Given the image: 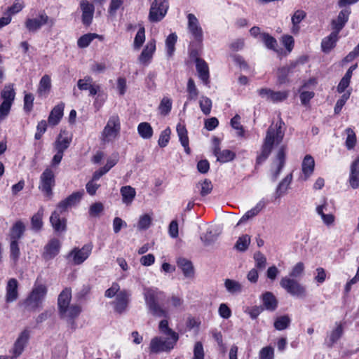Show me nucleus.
I'll return each mask as SVG.
<instances>
[{"label":"nucleus","instance_id":"f257e3e1","mask_svg":"<svg viewBox=\"0 0 359 359\" xmlns=\"http://www.w3.org/2000/svg\"><path fill=\"white\" fill-rule=\"evenodd\" d=\"M284 125V122L280 119L269 127L262 146L261 152L256 159L257 164H262L264 162L271 153L273 147L282 142L285 135V130L283 129Z\"/></svg>","mask_w":359,"mask_h":359},{"label":"nucleus","instance_id":"f03ea898","mask_svg":"<svg viewBox=\"0 0 359 359\" xmlns=\"http://www.w3.org/2000/svg\"><path fill=\"white\" fill-rule=\"evenodd\" d=\"M143 296L145 306L149 313L158 318H168V309L160 304V301L165 297L164 292L154 287H144Z\"/></svg>","mask_w":359,"mask_h":359},{"label":"nucleus","instance_id":"7ed1b4c3","mask_svg":"<svg viewBox=\"0 0 359 359\" xmlns=\"http://www.w3.org/2000/svg\"><path fill=\"white\" fill-rule=\"evenodd\" d=\"M179 338L156 336L151 339L149 344V351L151 353H169L176 346Z\"/></svg>","mask_w":359,"mask_h":359},{"label":"nucleus","instance_id":"20e7f679","mask_svg":"<svg viewBox=\"0 0 359 359\" xmlns=\"http://www.w3.org/2000/svg\"><path fill=\"white\" fill-rule=\"evenodd\" d=\"M120 130L121 123L118 116H111L101 133V140L103 142H113L118 136Z\"/></svg>","mask_w":359,"mask_h":359},{"label":"nucleus","instance_id":"39448f33","mask_svg":"<svg viewBox=\"0 0 359 359\" xmlns=\"http://www.w3.org/2000/svg\"><path fill=\"white\" fill-rule=\"evenodd\" d=\"M280 285L292 297L297 298H304L306 297V289L305 286L302 285L294 278L284 276L280 279Z\"/></svg>","mask_w":359,"mask_h":359},{"label":"nucleus","instance_id":"423d86ee","mask_svg":"<svg viewBox=\"0 0 359 359\" xmlns=\"http://www.w3.org/2000/svg\"><path fill=\"white\" fill-rule=\"evenodd\" d=\"M54 24L55 20L49 18L45 11H40L36 17L29 18L25 22V27L29 32H36L46 25L53 27Z\"/></svg>","mask_w":359,"mask_h":359},{"label":"nucleus","instance_id":"0eeeda50","mask_svg":"<svg viewBox=\"0 0 359 359\" xmlns=\"http://www.w3.org/2000/svg\"><path fill=\"white\" fill-rule=\"evenodd\" d=\"M47 293L46 287L42 284H35L31 293L25 300V304L31 309L39 307Z\"/></svg>","mask_w":359,"mask_h":359},{"label":"nucleus","instance_id":"6e6552de","mask_svg":"<svg viewBox=\"0 0 359 359\" xmlns=\"http://www.w3.org/2000/svg\"><path fill=\"white\" fill-rule=\"evenodd\" d=\"M55 184V179L53 171L50 168H46L40 176L39 185V190L45 196L50 198L53 196V188Z\"/></svg>","mask_w":359,"mask_h":359},{"label":"nucleus","instance_id":"1a4fd4ad","mask_svg":"<svg viewBox=\"0 0 359 359\" xmlns=\"http://www.w3.org/2000/svg\"><path fill=\"white\" fill-rule=\"evenodd\" d=\"M93 245L88 243L81 248H74L67 255V259L74 265H79L84 262L90 255Z\"/></svg>","mask_w":359,"mask_h":359},{"label":"nucleus","instance_id":"9d476101","mask_svg":"<svg viewBox=\"0 0 359 359\" xmlns=\"http://www.w3.org/2000/svg\"><path fill=\"white\" fill-rule=\"evenodd\" d=\"M168 7L166 0H154L149 10V21L152 22L161 21L165 16Z\"/></svg>","mask_w":359,"mask_h":359},{"label":"nucleus","instance_id":"9b49d317","mask_svg":"<svg viewBox=\"0 0 359 359\" xmlns=\"http://www.w3.org/2000/svg\"><path fill=\"white\" fill-rule=\"evenodd\" d=\"M188 25L187 29L191 34L193 41L198 45H200L203 39V32L199 24L198 20L192 13L187 15Z\"/></svg>","mask_w":359,"mask_h":359},{"label":"nucleus","instance_id":"f8f14e48","mask_svg":"<svg viewBox=\"0 0 359 359\" xmlns=\"http://www.w3.org/2000/svg\"><path fill=\"white\" fill-rule=\"evenodd\" d=\"M81 312V307L78 304H72L59 311L60 318L65 320L71 325L72 329L75 330L76 324L74 319L76 318Z\"/></svg>","mask_w":359,"mask_h":359},{"label":"nucleus","instance_id":"ddd939ff","mask_svg":"<svg viewBox=\"0 0 359 359\" xmlns=\"http://www.w3.org/2000/svg\"><path fill=\"white\" fill-rule=\"evenodd\" d=\"M285 149L286 147L284 145H282L279 148L276 154V158L272 164L271 178L273 182L278 179L280 173L284 168L285 161Z\"/></svg>","mask_w":359,"mask_h":359},{"label":"nucleus","instance_id":"4468645a","mask_svg":"<svg viewBox=\"0 0 359 359\" xmlns=\"http://www.w3.org/2000/svg\"><path fill=\"white\" fill-rule=\"evenodd\" d=\"M341 8V10L339 13L337 18L332 20L331 22L332 29L338 33L344 28L351 13V9L349 6H345Z\"/></svg>","mask_w":359,"mask_h":359},{"label":"nucleus","instance_id":"2eb2a0df","mask_svg":"<svg viewBox=\"0 0 359 359\" xmlns=\"http://www.w3.org/2000/svg\"><path fill=\"white\" fill-rule=\"evenodd\" d=\"M77 87L81 90H88L90 96H95L100 90V86L93 83L90 76H86L77 81Z\"/></svg>","mask_w":359,"mask_h":359},{"label":"nucleus","instance_id":"dca6fc26","mask_svg":"<svg viewBox=\"0 0 359 359\" xmlns=\"http://www.w3.org/2000/svg\"><path fill=\"white\" fill-rule=\"evenodd\" d=\"M29 338V332L27 330H23L15 341L12 349L13 358H17L24 351Z\"/></svg>","mask_w":359,"mask_h":359},{"label":"nucleus","instance_id":"f3484780","mask_svg":"<svg viewBox=\"0 0 359 359\" xmlns=\"http://www.w3.org/2000/svg\"><path fill=\"white\" fill-rule=\"evenodd\" d=\"M155 51L156 40L151 39L147 42V45L140 55L138 57L139 62L144 65H148L151 62Z\"/></svg>","mask_w":359,"mask_h":359},{"label":"nucleus","instance_id":"a211bd4d","mask_svg":"<svg viewBox=\"0 0 359 359\" xmlns=\"http://www.w3.org/2000/svg\"><path fill=\"white\" fill-rule=\"evenodd\" d=\"M130 294L126 290H122L118 292L116 295L115 301L114 302L116 312L122 313L126 311L130 301Z\"/></svg>","mask_w":359,"mask_h":359},{"label":"nucleus","instance_id":"6ab92c4d","mask_svg":"<svg viewBox=\"0 0 359 359\" xmlns=\"http://www.w3.org/2000/svg\"><path fill=\"white\" fill-rule=\"evenodd\" d=\"M61 243L57 238L51 239L44 247L43 257L50 260L57 256L60 250Z\"/></svg>","mask_w":359,"mask_h":359},{"label":"nucleus","instance_id":"aec40b11","mask_svg":"<svg viewBox=\"0 0 359 359\" xmlns=\"http://www.w3.org/2000/svg\"><path fill=\"white\" fill-rule=\"evenodd\" d=\"M80 8L82 12V22L85 25L91 24L95 7L93 4L89 3L87 0H81L80 1Z\"/></svg>","mask_w":359,"mask_h":359},{"label":"nucleus","instance_id":"412c9836","mask_svg":"<svg viewBox=\"0 0 359 359\" xmlns=\"http://www.w3.org/2000/svg\"><path fill=\"white\" fill-rule=\"evenodd\" d=\"M18 298V282L15 278H10L6 287L5 300L7 303L15 302Z\"/></svg>","mask_w":359,"mask_h":359},{"label":"nucleus","instance_id":"4be33fe9","mask_svg":"<svg viewBox=\"0 0 359 359\" xmlns=\"http://www.w3.org/2000/svg\"><path fill=\"white\" fill-rule=\"evenodd\" d=\"M72 137L66 131H61L53 144L54 150L64 153L69 147Z\"/></svg>","mask_w":359,"mask_h":359},{"label":"nucleus","instance_id":"5701e85b","mask_svg":"<svg viewBox=\"0 0 359 359\" xmlns=\"http://www.w3.org/2000/svg\"><path fill=\"white\" fill-rule=\"evenodd\" d=\"M195 63L199 79L204 85L208 86L210 83V74L207 62L201 58H196Z\"/></svg>","mask_w":359,"mask_h":359},{"label":"nucleus","instance_id":"b1692460","mask_svg":"<svg viewBox=\"0 0 359 359\" xmlns=\"http://www.w3.org/2000/svg\"><path fill=\"white\" fill-rule=\"evenodd\" d=\"M315 167V161L312 156L308 154L304 158L302 163V175L301 178L306 181L313 174Z\"/></svg>","mask_w":359,"mask_h":359},{"label":"nucleus","instance_id":"393cba45","mask_svg":"<svg viewBox=\"0 0 359 359\" xmlns=\"http://www.w3.org/2000/svg\"><path fill=\"white\" fill-rule=\"evenodd\" d=\"M348 183L354 189L359 188V156L350 165Z\"/></svg>","mask_w":359,"mask_h":359},{"label":"nucleus","instance_id":"a878e982","mask_svg":"<svg viewBox=\"0 0 359 359\" xmlns=\"http://www.w3.org/2000/svg\"><path fill=\"white\" fill-rule=\"evenodd\" d=\"M292 182V173L287 174L278 184L275 190V198H280L287 194Z\"/></svg>","mask_w":359,"mask_h":359},{"label":"nucleus","instance_id":"bb28decb","mask_svg":"<svg viewBox=\"0 0 359 359\" xmlns=\"http://www.w3.org/2000/svg\"><path fill=\"white\" fill-rule=\"evenodd\" d=\"M267 205V201L262 198L261 199L255 207L247 211L237 223V226L247 222L248 219L257 215Z\"/></svg>","mask_w":359,"mask_h":359},{"label":"nucleus","instance_id":"cd10ccee","mask_svg":"<svg viewBox=\"0 0 359 359\" xmlns=\"http://www.w3.org/2000/svg\"><path fill=\"white\" fill-rule=\"evenodd\" d=\"M213 154L216 156L217 161L222 163L230 162L236 157L235 152L229 149L221 150L219 145L215 146Z\"/></svg>","mask_w":359,"mask_h":359},{"label":"nucleus","instance_id":"c85d7f7f","mask_svg":"<svg viewBox=\"0 0 359 359\" xmlns=\"http://www.w3.org/2000/svg\"><path fill=\"white\" fill-rule=\"evenodd\" d=\"M64 108L65 104L63 102H60L53 107L48 118L50 125L54 126L59 123L63 116Z\"/></svg>","mask_w":359,"mask_h":359},{"label":"nucleus","instance_id":"c756f323","mask_svg":"<svg viewBox=\"0 0 359 359\" xmlns=\"http://www.w3.org/2000/svg\"><path fill=\"white\" fill-rule=\"evenodd\" d=\"M344 332L341 323H336L335 327L327 334L325 343L329 347L333 345L341 338Z\"/></svg>","mask_w":359,"mask_h":359},{"label":"nucleus","instance_id":"7c9ffc66","mask_svg":"<svg viewBox=\"0 0 359 359\" xmlns=\"http://www.w3.org/2000/svg\"><path fill=\"white\" fill-rule=\"evenodd\" d=\"M177 264L187 278L192 279L194 278V268L191 261L185 258H179Z\"/></svg>","mask_w":359,"mask_h":359},{"label":"nucleus","instance_id":"2f4dec72","mask_svg":"<svg viewBox=\"0 0 359 359\" xmlns=\"http://www.w3.org/2000/svg\"><path fill=\"white\" fill-rule=\"evenodd\" d=\"M338 35V32L332 31L329 36L322 40L321 48L324 53H329L336 46L339 39Z\"/></svg>","mask_w":359,"mask_h":359},{"label":"nucleus","instance_id":"473e14b6","mask_svg":"<svg viewBox=\"0 0 359 359\" xmlns=\"http://www.w3.org/2000/svg\"><path fill=\"white\" fill-rule=\"evenodd\" d=\"M51 89V79L50 76L44 75L41 77L38 88L37 94L39 97H46Z\"/></svg>","mask_w":359,"mask_h":359},{"label":"nucleus","instance_id":"72a5a7b5","mask_svg":"<svg viewBox=\"0 0 359 359\" xmlns=\"http://www.w3.org/2000/svg\"><path fill=\"white\" fill-rule=\"evenodd\" d=\"M50 222L55 231L62 232L66 230V219L60 217L57 210H55L50 215Z\"/></svg>","mask_w":359,"mask_h":359},{"label":"nucleus","instance_id":"f704fd0d","mask_svg":"<svg viewBox=\"0 0 359 359\" xmlns=\"http://www.w3.org/2000/svg\"><path fill=\"white\" fill-rule=\"evenodd\" d=\"M264 307L266 310L273 311L276 309L278 301L274 294L271 292H266L262 297Z\"/></svg>","mask_w":359,"mask_h":359},{"label":"nucleus","instance_id":"c9c22d12","mask_svg":"<svg viewBox=\"0 0 359 359\" xmlns=\"http://www.w3.org/2000/svg\"><path fill=\"white\" fill-rule=\"evenodd\" d=\"M25 231V226L21 221L16 222L11 229L10 231V239L11 241H16L18 242V240L20 239Z\"/></svg>","mask_w":359,"mask_h":359},{"label":"nucleus","instance_id":"e433bc0d","mask_svg":"<svg viewBox=\"0 0 359 359\" xmlns=\"http://www.w3.org/2000/svg\"><path fill=\"white\" fill-rule=\"evenodd\" d=\"M176 130L182 146L184 148L186 153L189 154V138L185 126L180 123L177 125Z\"/></svg>","mask_w":359,"mask_h":359},{"label":"nucleus","instance_id":"4c0bfd02","mask_svg":"<svg viewBox=\"0 0 359 359\" xmlns=\"http://www.w3.org/2000/svg\"><path fill=\"white\" fill-rule=\"evenodd\" d=\"M120 192L122 196V202L126 205H130L136 196L135 189L130 186L122 187Z\"/></svg>","mask_w":359,"mask_h":359},{"label":"nucleus","instance_id":"58836bf2","mask_svg":"<svg viewBox=\"0 0 359 359\" xmlns=\"http://www.w3.org/2000/svg\"><path fill=\"white\" fill-rule=\"evenodd\" d=\"M306 13L303 10H297L292 15V28L291 32L293 34H297L300 29L299 23L306 18Z\"/></svg>","mask_w":359,"mask_h":359},{"label":"nucleus","instance_id":"ea45409f","mask_svg":"<svg viewBox=\"0 0 359 359\" xmlns=\"http://www.w3.org/2000/svg\"><path fill=\"white\" fill-rule=\"evenodd\" d=\"M1 97L3 99V102L13 104L15 97V91L13 84L11 83L4 86L1 93Z\"/></svg>","mask_w":359,"mask_h":359},{"label":"nucleus","instance_id":"a19ab883","mask_svg":"<svg viewBox=\"0 0 359 359\" xmlns=\"http://www.w3.org/2000/svg\"><path fill=\"white\" fill-rule=\"evenodd\" d=\"M72 298L71 291L68 289L64 290L59 295L57 304L59 311L70 305Z\"/></svg>","mask_w":359,"mask_h":359},{"label":"nucleus","instance_id":"79ce46f5","mask_svg":"<svg viewBox=\"0 0 359 359\" xmlns=\"http://www.w3.org/2000/svg\"><path fill=\"white\" fill-rule=\"evenodd\" d=\"M158 331L161 334L165 335L166 337H174L175 334L176 338H180L178 333L170 328L167 319L161 320L159 322Z\"/></svg>","mask_w":359,"mask_h":359},{"label":"nucleus","instance_id":"37998d69","mask_svg":"<svg viewBox=\"0 0 359 359\" xmlns=\"http://www.w3.org/2000/svg\"><path fill=\"white\" fill-rule=\"evenodd\" d=\"M224 286L228 292L233 294L240 293L242 291L241 284L239 282L232 279H226L224 280Z\"/></svg>","mask_w":359,"mask_h":359},{"label":"nucleus","instance_id":"c03bdc74","mask_svg":"<svg viewBox=\"0 0 359 359\" xmlns=\"http://www.w3.org/2000/svg\"><path fill=\"white\" fill-rule=\"evenodd\" d=\"M187 91L188 93V100H196L199 95V90L196 86L195 81L191 78L188 79Z\"/></svg>","mask_w":359,"mask_h":359},{"label":"nucleus","instance_id":"a18cd8bd","mask_svg":"<svg viewBox=\"0 0 359 359\" xmlns=\"http://www.w3.org/2000/svg\"><path fill=\"white\" fill-rule=\"evenodd\" d=\"M137 131L143 139H149L153 135V129L150 124L147 122L140 123L137 126Z\"/></svg>","mask_w":359,"mask_h":359},{"label":"nucleus","instance_id":"49530a36","mask_svg":"<svg viewBox=\"0 0 359 359\" xmlns=\"http://www.w3.org/2000/svg\"><path fill=\"white\" fill-rule=\"evenodd\" d=\"M43 215V208H41L38 212L34 214L31 219L32 227L35 231H39L43 226L42 218Z\"/></svg>","mask_w":359,"mask_h":359},{"label":"nucleus","instance_id":"de8ad7c7","mask_svg":"<svg viewBox=\"0 0 359 359\" xmlns=\"http://www.w3.org/2000/svg\"><path fill=\"white\" fill-rule=\"evenodd\" d=\"M177 40L175 33H171L165 39L166 52L168 57L172 56L175 52V46Z\"/></svg>","mask_w":359,"mask_h":359},{"label":"nucleus","instance_id":"09e8293b","mask_svg":"<svg viewBox=\"0 0 359 359\" xmlns=\"http://www.w3.org/2000/svg\"><path fill=\"white\" fill-rule=\"evenodd\" d=\"M250 243V236L245 234L238 238L235 244V248L240 252H245L248 248Z\"/></svg>","mask_w":359,"mask_h":359},{"label":"nucleus","instance_id":"8fccbe9b","mask_svg":"<svg viewBox=\"0 0 359 359\" xmlns=\"http://www.w3.org/2000/svg\"><path fill=\"white\" fill-rule=\"evenodd\" d=\"M145 41V29L141 26L134 39L133 48L135 50H139Z\"/></svg>","mask_w":359,"mask_h":359},{"label":"nucleus","instance_id":"3c124183","mask_svg":"<svg viewBox=\"0 0 359 359\" xmlns=\"http://www.w3.org/2000/svg\"><path fill=\"white\" fill-rule=\"evenodd\" d=\"M260 39L267 48L276 50V46L278 43L274 37L271 36L267 33H262L260 34Z\"/></svg>","mask_w":359,"mask_h":359},{"label":"nucleus","instance_id":"603ef678","mask_svg":"<svg viewBox=\"0 0 359 359\" xmlns=\"http://www.w3.org/2000/svg\"><path fill=\"white\" fill-rule=\"evenodd\" d=\"M172 104V100L168 97H164L158 106L160 114L163 116L168 115L171 111Z\"/></svg>","mask_w":359,"mask_h":359},{"label":"nucleus","instance_id":"864d4df0","mask_svg":"<svg viewBox=\"0 0 359 359\" xmlns=\"http://www.w3.org/2000/svg\"><path fill=\"white\" fill-rule=\"evenodd\" d=\"M212 100L209 97L204 96V95H202L200 97L199 106H200L201 111L205 115H209L210 114L211 109H212Z\"/></svg>","mask_w":359,"mask_h":359},{"label":"nucleus","instance_id":"5fc2aeb1","mask_svg":"<svg viewBox=\"0 0 359 359\" xmlns=\"http://www.w3.org/2000/svg\"><path fill=\"white\" fill-rule=\"evenodd\" d=\"M346 133L347 135L345 145L347 149H353L357 142L356 135L355 132L350 128L346 129Z\"/></svg>","mask_w":359,"mask_h":359},{"label":"nucleus","instance_id":"6e6d98bb","mask_svg":"<svg viewBox=\"0 0 359 359\" xmlns=\"http://www.w3.org/2000/svg\"><path fill=\"white\" fill-rule=\"evenodd\" d=\"M98 37L97 34H86L81 36L77 41V45L79 48H84L89 46L91 41Z\"/></svg>","mask_w":359,"mask_h":359},{"label":"nucleus","instance_id":"4d7b16f0","mask_svg":"<svg viewBox=\"0 0 359 359\" xmlns=\"http://www.w3.org/2000/svg\"><path fill=\"white\" fill-rule=\"evenodd\" d=\"M290 322L288 316H279L274 321V327L278 330H283L289 326Z\"/></svg>","mask_w":359,"mask_h":359},{"label":"nucleus","instance_id":"13d9d810","mask_svg":"<svg viewBox=\"0 0 359 359\" xmlns=\"http://www.w3.org/2000/svg\"><path fill=\"white\" fill-rule=\"evenodd\" d=\"M152 218L149 214H144L140 217L137 223V229L140 231L146 230L149 228L151 224Z\"/></svg>","mask_w":359,"mask_h":359},{"label":"nucleus","instance_id":"bf43d9fd","mask_svg":"<svg viewBox=\"0 0 359 359\" xmlns=\"http://www.w3.org/2000/svg\"><path fill=\"white\" fill-rule=\"evenodd\" d=\"M316 213L320 216L324 224L327 226H330L334 224L335 217L334 215L331 213L326 214L325 212H322L321 208H316Z\"/></svg>","mask_w":359,"mask_h":359},{"label":"nucleus","instance_id":"052dcab7","mask_svg":"<svg viewBox=\"0 0 359 359\" xmlns=\"http://www.w3.org/2000/svg\"><path fill=\"white\" fill-rule=\"evenodd\" d=\"M197 187L200 188V194L202 196H205L209 194L212 189V185L210 180H204L203 182L197 184Z\"/></svg>","mask_w":359,"mask_h":359},{"label":"nucleus","instance_id":"680f3d73","mask_svg":"<svg viewBox=\"0 0 359 359\" xmlns=\"http://www.w3.org/2000/svg\"><path fill=\"white\" fill-rule=\"evenodd\" d=\"M351 95V91L347 90L345 92L341 97L337 101V103L334 107V113L338 114L341 111V109L346 104V101L349 99Z\"/></svg>","mask_w":359,"mask_h":359},{"label":"nucleus","instance_id":"e2e57ef3","mask_svg":"<svg viewBox=\"0 0 359 359\" xmlns=\"http://www.w3.org/2000/svg\"><path fill=\"white\" fill-rule=\"evenodd\" d=\"M25 7V4L22 0H15L13 4L8 8L7 14L14 15L21 11Z\"/></svg>","mask_w":359,"mask_h":359},{"label":"nucleus","instance_id":"0e129e2a","mask_svg":"<svg viewBox=\"0 0 359 359\" xmlns=\"http://www.w3.org/2000/svg\"><path fill=\"white\" fill-rule=\"evenodd\" d=\"M304 271V264L302 262H298L293 266V268L292 269L289 275L287 276L294 279L295 278L300 277L302 276V274L303 273Z\"/></svg>","mask_w":359,"mask_h":359},{"label":"nucleus","instance_id":"69168bd1","mask_svg":"<svg viewBox=\"0 0 359 359\" xmlns=\"http://www.w3.org/2000/svg\"><path fill=\"white\" fill-rule=\"evenodd\" d=\"M170 133L171 131L169 128H165L161 133L158 141V145L161 147H165V146H167L170 140Z\"/></svg>","mask_w":359,"mask_h":359},{"label":"nucleus","instance_id":"338daca9","mask_svg":"<svg viewBox=\"0 0 359 359\" xmlns=\"http://www.w3.org/2000/svg\"><path fill=\"white\" fill-rule=\"evenodd\" d=\"M83 195V191L74 192L66 198L69 205L72 208L80 202Z\"/></svg>","mask_w":359,"mask_h":359},{"label":"nucleus","instance_id":"774afa93","mask_svg":"<svg viewBox=\"0 0 359 359\" xmlns=\"http://www.w3.org/2000/svg\"><path fill=\"white\" fill-rule=\"evenodd\" d=\"M274 350L271 346L262 348L259 351V359H273Z\"/></svg>","mask_w":359,"mask_h":359}]
</instances>
